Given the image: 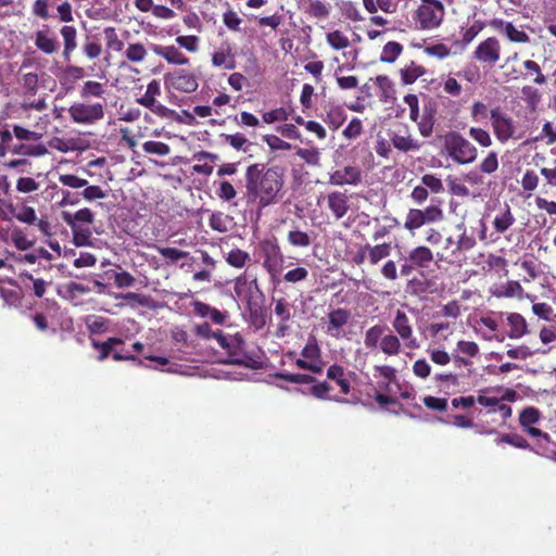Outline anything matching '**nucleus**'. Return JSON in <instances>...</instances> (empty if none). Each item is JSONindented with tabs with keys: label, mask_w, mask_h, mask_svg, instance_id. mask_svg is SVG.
I'll return each instance as SVG.
<instances>
[{
	"label": "nucleus",
	"mask_w": 556,
	"mask_h": 556,
	"mask_svg": "<svg viewBox=\"0 0 556 556\" xmlns=\"http://www.w3.org/2000/svg\"><path fill=\"white\" fill-rule=\"evenodd\" d=\"M212 64L215 67H225L226 70H233L236 67V60L230 43H223L212 54Z\"/></svg>",
	"instance_id": "18"
},
{
	"label": "nucleus",
	"mask_w": 556,
	"mask_h": 556,
	"mask_svg": "<svg viewBox=\"0 0 556 556\" xmlns=\"http://www.w3.org/2000/svg\"><path fill=\"white\" fill-rule=\"evenodd\" d=\"M62 218L70 228L81 227L80 224L90 225L94 220V214L90 208H80L76 213L62 212Z\"/></svg>",
	"instance_id": "20"
},
{
	"label": "nucleus",
	"mask_w": 556,
	"mask_h": 556,
	"mask_svg": "<svg viewBox=\"0 0 556 556\" xmlns=\"http://www.w3.org/2000/svg\"><path fill=\"white\" fill-rule=\"evenodd\" d=\"M469 136L484 148H488L492 144L490 134L482 128L471 127L469 129Z\"/></svg>",
	"instance_id": "61"
},
{
	"label": "nucleus",
	"mask_w": 556,
	"mask_h": 556,
	"mask_svg": "<svg viewBox=\"0 0 556 556\" xmlns=\"http://www.w3.org/2000/svg\"><path fill=\"white\" fill-rule=\"evenodd\" d=\"M20 280L26 290H31L37 298H42L46 293L47 282L40 278H34L33 275L23 273Z\"/></svg>",
	"instance_id": "28"
},
{
	"label": "nucleus",
	"mask_w": 556,
	"mask_h": 556,
	"mask_svg": "<svg viewBox=\"0 0 556 556\" xmlns=\"http://www.w3.org/2000/svg\"><path fill=\"white\" fill-rule=\"evenodd\" d=\"M142 149L148 154H155L157 156H165L169 154L170 148L168 144L161 141H146L142 144Z\"/></svg>",
	"instance_id": "51"
},
{
	"label": "nucleus",
	"mask_w": 556,
	"mask_h": 556,
	"mask_svg": "<svg viewBox=\"0 0 556 556\" xmlns=\"http://www.w3.org/2000/svg\"><path fill=\"white\" fill-rule=\"evenodd\" d=\"M351 313L345 308H336L328 314L326 333L334 339L344 337V326L349 323Z\"/></svg>",
	"instance_id": "12"
},
{
	"label": "nucleus",
	"mask_w": 556,
	"mask_h": 556,
	"mask_svg": "<svg viewBox=\"0 0 556 556\" xmlns=\"http://www.w3.org/2000/svg\"><path fill=\"white\" fill-rule=\"evenodd\" d=\"M403 47L396 41H389L384 45L380 54V61L384 63H393L402 53Z\"/></svg>",
	"instance_id": "42"
},
{
	"label": "nucleus",
	"mask_w": 556,
	"mask_h": 556,
	"mask_svg": "<svg viewBox=\"0 0 556 556\" xmlns=\"http://www.w3.org/2000/svg\"><path fill=\"white\" fill-rule=\"evenodd\" d=\"M457 228L463 229V232L456 241V248L453 250V254H456L457 252L469 251L476 245L475 238L467 236L464 224L457 225Z\"/></svg>",
	"instance_id": "54"
},
{
	"label": "nucleus",
	"mask_w": 556,
	"mask_h": 556,
	"mask_svg": "<svg viewBox=\"0 0 556 556\" xmlns=\"http://www.w3.org/2000/svg\"><path fill=\"white\" fill-rule=\"evenodd\" d=\"M424 225L427 224L422 216L421 210L410 208L406 214L404 228L410 232H414L416 229L421 228Z\"/></svg>",
	"instance_id": "40"
},
{
	"label": "nucleus",
	"mask_w": 556,
	"mask_h": 556,
	"mask_svg": "<svg viewBox=\"0 0 556 556\" xmlns=\"http://www.w3.org/2000/svg\"><path fill=\"white\" fill-rule=\"evenodd\" d=\"M161 94V85L156 79L151 80L148 86L146 93L137 99V102L142 106L153 105L156 101V97Z\"/></svg>",
	"instance_id": "41"
},
{
	"label": "nucleus",
	"mask_w": 556,
	"mask_h": 556,
	"mask_svg": "<svg viewBox=\"0 0 556 556\" xmlns=\"http://www.w3.org/2000/svg\"><path fill=\"white\" fill-rule=\"evenodd\" d=\"M308 8L306 12L317 18H326L329 15L328 5L320 0H306Z\"/></svg>",
	"instance_id": "55"
},
{
	"label": "nucleus",
	"mask_w": 556,
	"mask_h": 556,
	"mask_svg": "<svg viewBox=\"0 0 556 556\" xmlns=\"http://www.w3.org/2000/svg\"><path fill=\"white\" fill-rule=\"evenodd\" d=\"M123 343V340L119 339V338H109L106 341L104 342H97V341H92V346L96 349V350H100V355L98 356V359L100 362L104 361L109 354L112 352L114 345L116 344H122Z\"/></svg>",
	"instance_id": "49"
},
{
	"label": "nucleus",
	"mask_w": 556,
	"mask_h": 556,
	"mask_svg": "<svg viewBox=\"0 0 556 556\" xmlns=\"http://www.w3.org/2000/svg\"><path fill=\"white\" fill-rule=\"evenodd\" d=\"M331 386L327 381H317L315 378V382L311 383V388L308 389V394L318 399V400H325V401H334L338 403H346L348 401L345 399H341L339 396H331L329 395V392L331 391Z\"/></svg>",
	"instance_id": "23"
},
{
	"label": "nucleus",
	"mask_w": 556,
	"mask_h": 556,
	"mask_svg": "<svg viewBox=\"0 0 556 556\" xmlns=\"http://www.w3.org/2000/svg\"><path fill=\"white\" fill-rule=\"evenodd\" d=\"M105 90L101 83L88 80L81 87L80 97L83 99H88L90 97L101 98Z\"/></svg>",
	"instance_id": "47"
},
{
	"label": "nucleus",
	"mask_w": 556,
	"mask_h": 556,
	"mask_svg": "<svg viewBox=\"0 0 556 556\" xmlns=\"http://www.w3.org/2000/svg\"><path fill=\"white\" fill-rule=\"evenodd\" d=\"M216 194L219 199L229 202L236 198L237 191L229 181L223 180L219 182Z\"/></svg>",
	"instance_id": "60"
},
{
	"label": "nucleus",
	"mask_w": 556,
	"mask_h": 556,
	"mask_svg": "<svg viewBox=\"0 0 556 556\" xmlns=\"http://www.w3.org/2000/svg\"><path fill=\"white\" fill-rule=\"evenodd\" d=\"M375 369L382 378V381L379 382L380 388L391 392L390 386L396 380L395 369L388 365L376 366Z\"/></svg>",
	"instance_id": "45"
},
{
	"label": "nucleus",
	"mask_w": 556,
	"mask_h": 556,
	"mask_svg": "<svg viewBox=\"0 0 556 556\" xmlns=\"http://www.w3.org/2000/svg\"><path fill=\"white\" fill-rule=\"evenodd\" d=\"M0 155L4 156L8 151H12L16 154H22L20 151H27V148H31L29 144L18 143L11 146L12 142V134L9 130H3L0 132Z\"/></svg>",
	"instance_id": "33"
},
{
	"label": "nucleus",
	"mask_w": 556,
	"mask_h": 556,
	"mask_svg": "<svg viewBox=\"0 0 556 556\" xmlns=\"http://www.w3.org/2000/svg\"><path fill=\"white\" fill-rule=\"evenodd\" d=\"M408 261L419 268H427L433 261L432 251L425 245H419L408 252Z\"/></svg>",
	"instance_id": "22"
},
{
	"label": "nucleus",
	"mask_w": 556,
	"mask_h": 556,
	"mask_svg": "<svg viewBox=\"0 0 556 556\" xmlns=\"http://www.w3.org/2000/svg\"><path fill=\"white\" fill-rule=\"evenodd\" d=\"M14 245L22 251L28 250L33 245L26 235L21 229H13L11 233Z\"/></svg>",
	"instance_id": "64"
},
{
	"label": "nucleus",
	"mask_w": 556,
	"mask_h": 556,
	"mask_svg": "<svg viewBox=\"0 0 556 556\" xmlns=\"http://www.w3.org/2000/svg\"><path fill=\"white\" fill-rule=\"evenodd\" d=\"M376 85L380 89V101L384 103L393 102L395 100V88L391 79L386 75H379L375 78Z\"/></svg>",
	"instance_id": "27"
},
{
	"label": "nucleus",
	"mask_w": 556,
	"mask_h": 556,
	"mask_svg": "<svg viewBox=\"0 0 556 556\" xmlns=\"http://www.w3.org/2000/svg\"><path fill=\"white\" fill-rule=\"evenodd\" d=\"M327 378L336 381L340 387L343 394H349L351 391V383L344 368L340 365L333 364L327 369Z\"/></svg>",
	"instance_id": "25"
},
{
	"label": "nucleus",
	"mask_w": 556,
	"mask_h": 556,
	"mask_svg": "<svg viewBox=\"0 0 556 556\" xmlns=\"http://www.w3.org/2000/svg\"><path fill=\"white\" fill-rule=\"evenodd\" d=\"M425 70L412 62L408 66L401 71L402 80L405 85L415 83L422 74Z\"/></svg>",
	"instance_id": "50"
},
{
	"label": "nucleus",
	"mask_w": 556,
	"mask_h": 556,
	"mask_svg": "<svg viewBox=\"0 0 556 556\" xmlns=\"http://www.w3.org/2000/svg\"><path fill=\"white\" fill-rule=\"evenodd\" d=\"M502 31L513 42L526 43L530 41L529 35L516 28L510 22H501Z\"/></svg>",
	"instance_id": "37"
},
{
	"label": "nucleus",
	"mask_w": 556,
	"mask_h": 556,
	"mask_svg": "<svg viewBox=\"0 0 556 556\" xmlns=\"http://www.w3.org/2000/svg\"><path fill=\"white\" fill-rule=\"evenodd\" d=\"M525 73L521 75L523 79H528L530 76L535 75L533 78V83L538 85H544L546 83V77L542 73V70L540 65L532 61V60H526L523 63Z\"/></svg>",
	"instance_id": "38"
},
{
	"label": "nucleus",
	"mask_w": 556,
	"mask_h": 556,
	"mask_svg": "<svg viewBox=\"0 0 556 556\" xmlns=\"http://www.w3.org/2000/svg\"><path fill=\"white\" fill-rule=\"evenodd\" d=\"M426 224L440 222L443 218V211L439 205H429L421 210Z\"/></svg>",
	"instance_id": "63"
},
{
	"label": "nucleus",
	"mask_w": 556,
	"mask_h": 556,
	"mask_svg": "<svg viewBox=\"0 0 556 556\" xmlns=\"http://www.w3.org/2000/svg\"><path fill=\"white\" fill-rule=\"evenodd\" d=\"M165 83L175 90L186 93L194 92L199 86L197 77L185 70H178L166 75Z\"/></svg>",
	"instance_id": "11"
},
{
	"label": "nucleus",
	"mask_w": 556,
	"mask_h": 556,
	"mask_svg": "<svg viewBox=\"0 0 556 556\" xmlns=\"http://www.w3.org/2000/svg\"><path fill=\"white\" fill-rule=\"evenodd\" d=\"M444 144L448 155L458 164H469L477 159L476 147L456 131L445 136Z\"/></svg>",
	"instance_id": "2"
},
{
	"label": "nucleus",
	"mask_w": 556,
	"mask_h": 556,
	"mask_svg": "<svg viewBox=\"0 0 556 556\" xmlns=\"http://www.w3.org/2000/svg\"><path fill=\"white\" fill-rule=\"evenodd\" d=\"M401 338L393 333L384 334L380 350L387 355H397L401 352Z\"/></svg>",
	"instance_id": "39"
},
{
	"label": "nucleus",
	"mask_w": 556,
	"mask_h": 556,
	"mask_svg": "<svg viewBox=\"0 0 556 556\" xmlns=\"http://www.w3.org/2000/svg\"><path fill=\"white\" fill-rule=\"evenodd\" d=\"M283 170L279 166L266 167L255 163L245 170V198L249 204L255 205L257 214L262 210L277 203L283 187Z\"/></svg>",
	"instance_id": "1"
},
{
	"label": "nucleus",
	"mask_w": 556,
	"mask_h": 556,
	"mask_svg": "<svg viewBox=\"0 0 556 556\" xmlns=\"http://www.w3.org/2000/svg\"><path fill=\"white\" fill-rule=\"evenodd\" d=\"M9 287L0 286V296L4 305L17 307L22 302V287L8 280Z\"/></svg>",
	"instance_id": "21"
},
{
	"label": "nucleus",
	"mask_w": 556,
	"mask_h": 556,
	"mask_svg": "<svg viewBox=\"0 0 556 556\" xmlns=\"http://www.w3.org/2000/svg\"><path fill=\"white\" fill-rule=\"evenodd\" d=\"M273 301H274V313H275L276 317L279 318V324L277 326L275 336L277 338H283L287 336V333L290 330V326L288 325V323L290 321V319L292 317V315H291L292 306L283 298L273 299Z\"/></svg>",
	"instance_id": "13"
},
{
	"label": "nucleus",
	"mask_w": 556,
	"mask_h": 556,
	"mask_svg": "<svg viewBox=\"0 0 556 556\" xmlns=\"http://www.w3.org/2000/svg\"><path fill=\"white\" fill-rule=\"evenodd\" d=\"M251 257L250 254L245 251H242L240 249H233L231 250L226 257L227 263L236 268H242L247 265L248 262H250Z\"/></svg>",
	"instance_id": "46"
},
{
	"label": "nucleus",
	"mask_w": 556,
	"mask_h": 556,
	"mask_svg": "<svg viewBox=\"0 0 556 556\" xmlns=\"http://www.w3.org/2000/svg\"><path fill=\"white\" fill-rule=\"evenodd\" d=\"M248 309V323L255 331L263 329L266 325V314L262 306L249 301L247 304Z\"/></svg>",
	"instance_id": "24"
},
{
	"label": "nucleus",
	"mask_w": 556,
	"mask_h": 556,
	"mask_svg": "<svg viewBox=\"0 0 556 556\" xmlns=\"http://www.w3.org/2000/svg\"><path fill=\"white\" fill-rule=\"evenodd\" d=\"M217 334L218 345L228 353L230 362L240 364L245 355V341L240 333L225 334L223 331Z\"/></svg>",
	"instance_id": "6"
},
{
	"label": "nucleus",
	"mask_w": 556,
	"mask_h": 556,
	"mask_svg": "<svg viewBox=\"0 0 556 556\" xmlns=\"http://www.w3.org/2000/svg\"><path fill=\"white\" fill-rule=\"evenodd\" d=\"M392 327L397 336L403 340L407 349L416 350L420 346L417 338L414 337L409 318L403 311L397 309L395 312L394 319L392 320Z\"/></svg>",
	"instance_id": "9"
},
{
	"label": "nucleus",
	"mask_w": 556,
	"mask_h": 556,
	"mask_svg": "<svg viewBox=\"0 0 556 556\" xmlns=\"http://www.w3.org/2000/svg\"><path fill=\"white\" fill-rule=\"evenodd\" d=\"M483 25L476 21L470 27L465 29L462 34V40L455 41V46L458 47L460 50L465 49L476 37L477 35L482 30Z\"/></svg>",
	"instance_id": "44"
},
{
	"label": "nucleus",
	"mask_w": 556,
	"mask_h": 556,
	"mask_svg": "<svg viewBox=\"0 0 556 556\" xmlns=\"http://www.w3.org/2000/svg\"><path fill=\"white\" fill-rule=\"evenodd\" d=\"M61 36L64 41V52L63 55L66 60H68L70 54L76 49L77 47V30L74 26H63L60 30Z\"/></svg>",
	"instance_id": "36"
},
{
	"label": "nucleus",
	"mask_w": 556,
	"mask_h": 556,
	"mask_svg": "<svg viewBox=\"0 0 556 556\" xmlns=\"http://www.w3.org/2000/svg\"><path fill=\"white\" fill-rule=\"evenodd\" d=\"M494 134L501 142H506L515 134L514 121L502 113L498 109H494L490 114Z\"/></svg>",
	"instance_id": "10"
},
{
	"label": "nucleus",
	"mask_w": 556,
	"mask_h": 556,
	"mask_svg": "<svg viewBox=\"0 0 556 556\" xmlns=\"http://www.w3.org/2000/svg\"><path fill=\"white\" fill-rule=\"evenodd\" d=\"M151 49L156 55L164 58L169 64L185 65L189 62V59L175 46L152 45Z\"/></svg>",
	"instance_id": "17"
},
{
	"label": "nucleus",
	"mask_w": 556,
	"mask_h": 556,
	"mask_svg": "<svg viewBox=\"0 0 556 556\" xmlns=\"http://www.w3.org/2000/svg\"><path fill=\"white\" fill-rule=\"evenodd\" d=\"M35 46L43 53L52 54L58 50L59 42L54 37L49 36L48 33L39 30L35 36Z\"/></svg>",
	"instance_id": "30"
},
{
	"label": "nucleus",
	"mask_w": 556,
	"mask_h": 556,
	"mask_svg": "<svg viewBox=\"0 0 556 556\" xmlns=\"http://www.w3.org/2000/svg\"><path fill=\"white\" fill-rule=\"evenodd\" d=\"M386 329V326L379 324L367 329L364 337L365 346L369 350L380 348V342H382Z\"/></svg>",
	"instance_id": "29"
},
{
	"label": "nucleus",
	"mask_w": 556,
	"mask_h": 556,
	"mask_svg": "<svg viewBox=\"0 0 556 556\" xmlns=\"http://www.w3.org/2000/svg\"><path fill=\"white\" fill-rule=\"evenodd\" d=\"M258 285L255 277H251L248 274H242L235 279L233 292L238 299L252 301L254 292H258Z\"/></svg>",
	"instance_id": "15"
},
{
	"label": "nucleus",
	"mask_w": 556,
	"mask_h": 556,
	"mask_svg": "<svg viewBox=\"0 0 556 556\" xmlns=\"http://www.w3.org/2000/svg\"><path fill=\"white\" fill-rule=\"evenodd\" d=\"M59 181L63 186H67V187L73 188V189L84 188V187H86L88 185V181L86 179L80 178V177L75 176V175H72V174L60 175Z\"/></svg>",
	"instance_id": "62"
},
{
	"label": "nucleus",
	"mask_w": 556,
	"mask_h": 556,
	"mask_svg": "<svg viewBox=\"0 0 556 556\" xmlns=\"http://www.w3.org/2000/svg\"><path fill=\"white\" fill-rule=\"evenodd\" d=\"M391 243H381L376 245L365 244V251H367V260L371 265H377L380 261L388 257L391 254Z\"/></svg>",
	"instance_id": "26"
},
{
	"label": "nucleus",
	"mask_w": 556,
	"mask_h": 556,
	"mask_svg": "<svg viewBox=\"0 0 556 556\" xmlns=\"http://www.w3.org/2000/svg\"><path fill=\"white\" fill-rule=\"evenodd\" d=\"M515 217L508 205L505 206L494 218L493 227L498 233H504L515 223Z\"/></svg>",
	"instance_id": "35"
},
{
	"label": "nucleus",
	"mask_w": 556,
	"mask_h": 556,
	"mask_svg": "<svg viewBox=\"0 0 556 556\" xmlns=\"http://www.w3.org/2000/svg\"><path fill=\"white\" fill-rule=\"evenodd\" d=\"M444 16V7L439 0H421L414 14V21L420 29L438 27Z\"/></svg>",
	"instance_id": "3"
},
{
	"label": "nucleus",
	"mask_w": 556,
	"mask_h": 556,
	"mask_svg": "<svg viewBox=\"0 0 556 556\" xmlns=\"http://www.w3.org/2000/svg\"><path fill=\"white\" fill-rule=\"evenodd\" d=\"M276 377L295 384H311L315 382V377L307 374L277 372Z\"/></svg>",
	"instance_id": "53"
},
{
	"label": "nucleus",
	"mask_w": 556,
	"mask_h": 556,
	"mask_svg": "<svg viewBox=\"0 0 556 556\" xmlns=\"http://www.w3.org/2000/svg\"><path fill=\"white\" fill-rule=\"evenodd\" d=\"M147 50L142 43H130L126 51L125 56L130 62H142L146 59Z\"/></svg>",
	"instance_id": "52"
},
{
	"label": "nucleus",
	"mask_w": 556,
	"mask_h": 556,
	"mask_svg": "<svg viewBox=\"0 0 556 556\" xmlns=\"http://www.w3.org/2000/svg\"><path fill=\"white\" fill-rule=\"evenodd\" d=\"M71 119L80 125H92L104 117V105L102 103L76 102L68 108Z\"/></svg>",
	"instance_id": "4"
},
{
	"label": "nucleus",
	"mask_w": 556,
	"mask_h": 556,
	"mask_svg": "<svg viewBox=\"0 0 556 556\" xmlns=\"http://www.w3.org/2000/svg\"><path fill=\"white\" fill-rule=\"evenodd\" d=\"M346 119V113L340 105L331 104L327 109V116L325 122L330 128L337 130Z\"/></svg>",
	"instance_id": "34"
},
{
	"label": "nucleus",
	"mask_w": 556,
	"mask_h": 556,
	"mask_svg": "<svg viewBox=\"0 0 556 556\" xmlns=\"http://www.w3.org/2000/svg\"><path fill=\"white\" fill-rule=\"evenodd\" d=\"M540 412L535 407H527L519 415L520 426L525 429L536 424L540 419Z\"/></svg>",
	"instance_id": "57"
},
{
	"label": "nucleus",
	"mask_w": 556,
	"mask_h": 556,
	"mask_svg": "<svg viewBox=\"0 0 556 556\" xmlns=\"http://www.w3.org/2000/svg\"><path fill=\"white\" fill-rule=\"evenodd\" d=\"M421 185L432 193H441L444 191L442 180L432 174H426L421 177Z\"/></svg>",
	"instance_id": "59"
},
{
	"label": "nucleus",
	"mask_w": 556,
	"mask_h": 556,
	"mask_svg": "<svg viewBox=\"0 0 556 556\" xmlns=\"http://www.w3.org/2000/svg\"><path fill=\"white\" fill-rule=\"evenodd\" d=\"M73 233V243L76 247H88L91 244V231L89 228H71Z\"/></svg>",
	"instance_id": "56"
},
{
	"label": "nucleus",
	"mask_w": 556,
	"mask_h": 556,
	"mask_svg": "<svg viewBox=\"0 0 556 556\" xmlns=\"http://www.w3.org/2000/svg\"><path fill=\"white\" fill-rule=\"evenodd\" d=\"M327 42L336 50H341L350 46V40L341 31L334 30L327 35Z\"/></svg>",
	"instance_id": "58"
},
{
	"label": "nucleus",
	"mask_w": 556,
	"mask_h": 556,
	"mask_svg": "<svg viewBox=\"0 0 556 556\" xmlns=\"http://www.w3.org/2000/svg\"><path fill=\"white\" fill-rule=\"evenodd\" d=\"M11 214L18 222L27 225H36L43 236H51V226L47 219H38L33 207L25 204L9 203Z\"/></svg>",
	"instance_id": "7"
},
{
	"label": "nucleus",
	"mask_w": 556,
	"mask_h": 556,
	"mask_svg": "<svg viewBox=\"0 0 556 556\" xmlns=\"http://www.w3.org/2000/svg\"><path fill=\"white\" fill-rule=\"evenodd\" d=\"M301 355L302 357L308 359L311 363L317 362L319 366L324 367V363L321 361V350L315 337L311 336L307 339L305 346L301 351Z\"/></svg>",
	"instance_id": "32"
},
{
	"label": "nucleus",
	"mask_w": 556,
	"mask_h": 556,
	"mask_svg": "<svg viewBox=\"0 0 556 556\" xmlns=\"http://www.w3.org/2000/svg\"><path fill=\"white\" fill-rule=\"evenodd\" d=\"M362 181V172L357 166H344L329 175V184L332 186H357Z\"/></svg>",
	"instance_id": "14"
},
{
	"label": "nucleus",
	"mask_w": 556,
	"mask_h": 556,
	"mask_svg": "<svg viewBox=\"0 0 556 556\" xmlns=\"http://www.w3.org/2000/svg\"><path fill=\"white\" fill-rule=\"evenodd\" d=\"M472 58L483 65L494 66L501 59V43L498 39L489 37L481 41L475 49Z\"/></svg>",
	"instance_id": "8"
},
{
	"label": "nucleus",
	"mask_w": 556,
	"mask_h": 556,
	"mask_svg": "<svg viewBox=\"0 0 556 556\" xmlns=\"http://www.w3.org/2000/svg\"><path fill=\"white\" fill-rule=\"evenodd\" d=\"M507 321L510 327L508 337L511 339H519L527 333L526 319L518 313H510L507 316Z\"/></svg>",
	"instance_id": "31"
},
{
	"label": "nucleus",
	"mask_w": 556,
	"mask_h": 556,
	"mask_svg": "<svg viewBox=\"0 0 556 556\" xmlns=\"http://www.w3.org/2000/svg\"><path fill=\"white\" fill-rule=\"evenodd\" d=\"M496 443L497 444L507 443V444H510V445H513L517 448H521V450L530 448V444L528 443V441L523 437H521L520 434H517V433L502 434L496 439Z\"/></svg>",
	"instance_id": "48"
},
{
	"label": "nucleus",
	"mask_w": 556,
	"mask_h": 556,
	"mask_svg": "<svg viewBox=\"0 0 556 556\" xmlns=\"http://www.w3.org/2000/svg\"><path fill=\"white\" fill-rule=\"evenodd\" d=\"M328 208L336 219L343 218L350 210L346 191H332L326 197Z\"/></svg>",
	"instance_id": "16"
},
{
	"label": "nucleus",
	"mask_w": 556,
	"mask_h": 556,
	"mask_svg": "<svg viewBox=\"0 0 556 556\" xmlns=\"http://www.w3.org/2000/svg\"><path fill=\"white\" fill-rule=\"evenodd\" d=\"M288 242L295 248H307L312 244V238L307 232L292 229L287 236Z\"/></svg>",
	"instance_id": "43"
},
{
	"label": "nucleus",
	"mask_w": 556,
	"mask_h": 556,
	"mask_svg": "<svg viewBox=\"0 0 556 556\" xmlns=\"http://www.w3.org/2000/svg\"><path fill=\"white\" fill-rule=\"evenodd\" d=\"M390 140L395 149L405 153L410 151H418L421 147V144L410 136L407 129L404 131V134L391 132Z\"/></svg>",
	"instance_id": "19"
},
{
	"label": "nucleus",
	"mask_w": 556,
	"mask_h": 556,
	"mask_svg": "<svg viewBox=\"0 0 556 556\" xmlns=\"http://www.w3.org/2000/svg\"><path fill=\"white\" fill-rule=\"evenodd\" d=\"M264 256V267L273 280L278 279L283 269V255L276 240H264L260 244Z\"/></svg>",
	"instance_id": "5"
}]
</instances>
